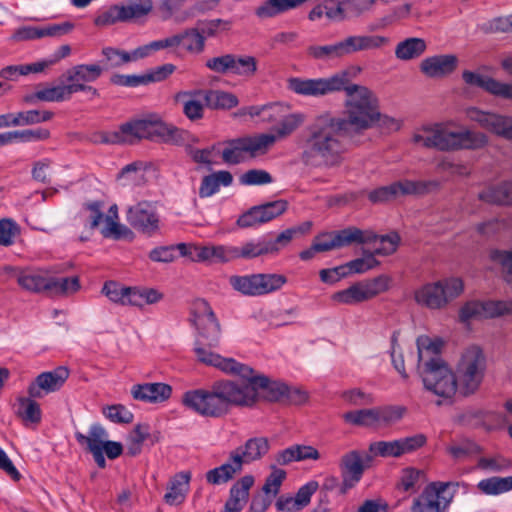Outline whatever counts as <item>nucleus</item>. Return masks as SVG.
Here are the masks:
<instances>
[{"label":"nucleus","mask_w":512,"mask_h":512,"mask_svg":"<svg viewBox=\"0 0 512 512\" xmlns=\"http://www.w3.org/2000/svg\"><path fill=\"white\" fill-rule=\"evenodd\" d=\"M342 90L346 95L344 117L321 113L302 133L300 159L307 167H340L348 151L345 139L355 142L374 127L380 117L378 98L371 89L349 81Z\"/></svg>","instance_id":"f257e3e1"},{"label":"nucleus","mask_w":512,"mask_h":512,"mask_svg":"<svg viewBox=\"0 0 512 512\" xmlns=\"http://www.w3.org/2000/svg\"><path fill=\"white\" fill-rule=\"evenodd\" d=\"M191 322L197 330L194 343L196 360L228 374L239 366L234 358H226L211 349L219 345L221 327L207 301L198 299L193 303Z\"/></svg>","instance_id":"f03ea898"},{"label":"nucleus","mask_w":512,"mask_h":512,"mask_svg":"<svg viewBox=\"0 0 512 512\" xmlns=\"http://www.w3.org/2000/svg\"><path fill=\"white\" fill-rule=\"evenodd\" d=\"M249 399L239 381L222 379L215 381L210 389L185 392L182 403L203 417L220 418L227 415L233 406L245 407Z\"/></svg>","instance_id":"7ed1b4c3"},{"label":"nucleus","mask_w":512,"mask_h":512,"mask_svg":"<svg viewBox=\"0 0 512 512\" xmlns=\"http://www.w3.org/2000/svg\"><path fill=\"white\" fill-rule=\"evenodd\" d=\"M412 142L428 149L458 151L483 148L488 138L481 132L469 129L454 131L447 124L435 123L417 128L412 135Z\"/></svg>","instance_id":"20e7f679"},{"label":"nucleus","mask_w":512,"mask_h":512,"mask_svg":"<svg viewBox=\"0 0 512 512\" xmlns=\"http://www.w3.org/2000/svg\"><path fill=\"white\" fill-rule=\"evenodd\" d=\"M230 375H236L241 378L240 387L245 390L250 397L245 407L253 406L262 395L269 401H278L288 393V386L282 382L271 381L262 374H257L250 366L240 363Z\"/></svg>","instance_id":"39448f33"},{"label":"nucleus","mask_w":512,"mask_h":512,"mask_svg":"<svg viewBox=\"0 0 512 512\" xmlns=\"http://www.w3.org/2000/svg\"><path fill=\"white\" fill-rule=\"evenodd\" d=\"M464 290L460 278L451 277L437 282L427 283L414 291L415 302L424 308L440 310L458 298Z\"/></svg>","instance_id":"423d86ee"},{"label":"nucleus","mask_w":512,"mask_h":512,"mask_svg":"<svg viewBox=\"0 0 512 512\" xmlns=\"http://www.w3.org/2000/svg\"><path fill=\"white\" fill-rule=\"evenodd\" d=\"M486 359L482 350L478 347L468 348L462 355L456 371V380L459 392L468 396L474 394L484 377Z\"/></svg>","instance_id":"0eeeda50"},{"label":"nucleus","mask_w":512,"mask_h":512,"mask_svg":"<svg viewBox=\"0 0 512 512\" xmlns=\"http://www.w3.org/2000/svg\"><path fill=\"white\" fill-rule=\"evenodd\" d=\"M421 377L425 388L439 397L450 399L459 391L455 374L440 358L425 362Z\"/></svg>","instance_id":"6e6552de"},{"label":"nucleus","mask_w":512,"mask_h":512,"mask_svg":"<svg viewBox=\"0 0 512 512\" xmlns=\"http://www.w3.org/2000/svg\"><path fill=\"white\" fill-rule=\"evenodd\" d=\"M275 142L276 137L269 133L227 141L223 144L222 160L230 165L239 164L246 159L247 154L255 156L259 153H264Z\"/></svg>","instance_id":"1a4fd4ad"},{"label":"nucleus","mask_w":512,"mask_h":512,"mask_svg":"<svg viewBox=\"0 0 512 512\" xmlns=\"http://www.w3.org/2000/svg\"><path fill=\"white\" fill-rule=\"evenodd\" d=\"M349 82V72L341 71L326 78H290L288 88L294 93L307 97H322L342 91Z\"/></svg>","instance_id":"9d476101"},{"label":"nucleus","mask_w":512,"mask_h":512,"mask_svg":"<svg viewBox=\"0 0 512 512\" xmlns=\"http://www.w3.org/2000/svg\"><path fill=\"white\" fill-rule=\"evenodd\" d=\"M287 278L282 274H250L234 275L229 278V284L234 290L243 295L260 296L279 290Z\"/></svg>","instance_id":"9b49d317"},{"label":"nucleus","mask_w":512,"mask_h":512,"mask_svg":"<svg viewBox=\"0 0 512 512\" xmlns=\"http://www.w3.org/2000/svg\"><path fill=\"white\" fill-rule=\"evenodd\" d=\"M103 73V67L99 64H79L68 69L62 79L65 82L71 96L78 92H85L92 98L99 97V91L89 83L95 82Z\"/></svg>","instance_id":"f8f14e48"},{"label":"nucleus","mask_w":512,"mask_h":512,"mask_svg":"<svg viewBox=\"0 0 512 512\" xmlns=\"http://www.w3.org/2000/svg\"><path fill=\"white\" fill-rule=\"evenodd\" d=\"M427 442L424 434H415L392 441H376L369 445V452L373 457L399 458L405 454L412 453L423 447Z\"/></svg>","instance_id":"ddd939ff"},{"label":"nucleus","mask_w":512,"mask_h":512,"mask_svg":"<svg viewBox=\"0 0 512 512\" xmlns=\"http://www.w3.org/2000/svg\"><path fill=\"white\" fill-rule=\"evenodd\" d=\"M371 461V455L363 456L358 450H351L341 456L339 461V469L342 476V483L339 488L340 494H345L361 480L365 469L369 467Z\"/></svg>","instance_id":"4468645a"},{"label":"nucleus","mask_w":512,"mask_h":512,"mask_svg":"<svg viewBox=\"0 0 512 512\" xmlns=\"http://www.w3.org/2000/svg\"><path fill=\"white\" fill-rule=\"evenodd\" d=\"M452 482H432L413 500L411 512H443L450 503L452 496L444 495L447 488L457 486Z\"/></svg>","instance_id":"2eb2a0df"},{"label":"nucleus","mask_w":512,"mask_h":512,"mask_svg":"<svg viewBox=\"0 0 512 512\" xmlns=\"http://www.w3.org/2000/svg\"><path fill=\"white\" fill-rule=\"evenodd\" d=\"M466 117L486 129L505 139L512 140V117L486 112L475 107L465 110Z\"/></svg>","instance_id":"dca6fc26"},{"label":"nucleus","mask_w":512,"mask_h":512,"mask_svg":"<svg viewBox=\"0 0 512 512\" xmlns=\"http://www.w3.org/2000/svg\"><path fill=\"white\" fill-rule=\"evenodd\" d=\"M287 208L288 202L283 199L254 206L238 218L237 225L248 228L269 222L285 213Z\"/></svg>","instance_id":"f3484780"},{"label":"nucleus","mask_w":512,"mask_h":512,"mask_svg":"<svg viewBox=\"0 0 512 512\" xmlns=\"http://www.w3.org/2000/svg\"><path fill=\"white\" fill-rule=\"evenodd\" d=\"M504 314H512V301H471L460 310V320L467 322L471 319L492 318Z\"/></svg>","instance_id":"a211bd4d"},{"label":"nucleus","mask_w":512,"mask_h":512,"mask_svg":"<svg viewBox=\"0 0 512 512\" xmlns=\"http://www.w3.org/2000/svg\"><path fill=\"white\" fill-rule=\"evenodd\" d=\"M127 221L134 229L147 235H152L159 229L156 208L148 201L130 207L127 211Z\"/></svg>","instance_id":"6ab92c4d"},{"label":"nucleus","mask_w":512,"mask_h":512,"mask_svg":"<svg viewBox=\"0 0 512 512\" xmlns=\"http://www.w3.org/2000/svg\"><path fill=\"white\" fill-rule=\"evenodd\" d=\"M69 377V370L59 366L53 371L39 374L28 387V394L32 398H42L45 394L59 390Z\"/></svg>","instance_id":"aec40b11"},{"label":"nucleus","mask_w":512,"mask_h":512,"mask_svg":"<svg viewBox=\"0 0 512 512\" xmlns=\"http://www.w3.org/2000/svg\"><path fill=\"white\" fill-rule=\"evenodd\" d=\"M74 25L70 22L49 24L45 26L25 25L14 30L11 39L14 42H23L42 39L45 37H58L69 33Z\"/></svg>","instance_id":"412c9836"},{"label":"nucleus","mask_w":512,"mask_h":512,"mask_svg":"<svg viewBox=\"0 0 512 512\" xmlns=\"http://www.w3.org/2000/svg\"><path fill=\"white\" fill-rule=\"evenodd\" d=\"M59 272L61 271L56 267H23V270L18 274V285L30 293L47 294L49 274H57Z\"/></svg>","instance_id":"4be33fe9"},{"label":"nucleus","mask_w":512,"mask_h":512,"mask_svg":"<svg viewBox=\"0 0 512 512\" xmlns=\"http://www.w3.org/2000/svg\"><path fill=\"white\" fill-rule=\"evenodd\" d=\"M343 58L362 51L376 50L389 43L387 37L371 34H352L339 41Z\"/></svg>","instance_id":"5701e85b"},{"label":"nucleus","mask_w":512,"mask_h":512,"mask_svg":"<svg viewBox=\"0 0 512 512\" xmlns=\"http://www.w3.org/2000/svg\"><path fill=\"white\" fill-rule=\"evenodd\" d=\"M189 139L190 134L187 131L162 121L157 115H152L151 141L181 146Z\"/></svg>","instance_id":"b1692460"},{"label":"nucleus","mask_w":512,"mask_h":512,"mask_svg":"<svg viewBox=\"0 0 512 512\" xmlns=\"http://www.w3.org/2000/svg\"><path fill=\"white\" fill-rule=\"evenodd\" d=\"M462 78L467 85L481 88L494 96L512 100V83H503L492 77L468 70L463 72Z\"/></svg>","instance_id":"393cba45"},{"label":"nucleus","mask_w":512,"mask_h":512,"mask_svg":"<svg viewBox=\"0 0 512 512\" xmlns=\"http://www.w3.org/2000/svg\"><path fill=\"white\" fill-rule=\"evenodd\" d=\"M458 65V58L452 54L435 55L420 63V71L429 78H442L451 74Z\"/></svg>","instance_id":"a878e982"},{"label":"nucleus","mask_w":512,"mask_h":512,"mask_svg":"<svg viewBox=\"0 0 512 512\" xmlns=\"http://www.w3.org/2000/svg\"><path fill=\"white\" fill-rule=\"evenodd\" d=\"M254 482L252 475H245L238 479L230 488L229 498L222 512H241L248 502L249 492Z\"/></svg>","instance_id":"bb28decb"},{"label":"nucleus","mask_w":512,"mask_h":512,"mask_svg":"<svg viewBox=\"0 0 512 512\" xmlns=\"http://www.w3.org/2000/svg\"><path fill=\"white\" fill-rule=\"evenodd\" d=\"M171 394V386L161 382L136 384L131 388V395L135 400L147 403L164 402Z\"/></svg>","instance_id":"cd10ccee"},{"label":"nucleus","mask_w":512,"mask_h":512,"mask_svg":"<svg viewBox=\"0 0 512 512\" xmlns=\"http://www.w3.org/2000/svg\"><path fill=\"white\" fill-rule=\"evenodd\" d=\"M243 465L239 454L232 450L225 463L206 473V481L211 485L227 483L242 471Z\"/></svg>","instance_id":"c85d7f7f"},{"label":"nucleus","mask_w":512,"mask_h":512,"mask_svg":"<svg viewBox=\"0 0 512 512\" xmlns=\"http://www.w3.org/2000/svg\"><path fill=\"white\" fill-rule=\"evenodd\" d=\"M319 451L310 445L295 444L277 452L274 459L278 465L286 466L292 462L319 460Z\"/></svg>","instance_id":"c756f323"},{"label":"nucleus","mask_w":512,"mask_h":512,"mask_svg":"<svg viewBox=\"0 0 512 512\" xmlns=\"http://www.w3.org/2000/svg\"><path fill=\"white\" fill-rule=\"evenodd\" d=\"M270 449V442L268 438L259 436L249 438L243 445L234 449L235 453L239 454L241 461L244 464L262 459Z\"/></svg>","instance_id":"7c9ffc66"},{"label":"nucleus","mask_w":512,"mask_h":512,"mask_svg":"<svg viewBox=\"0 0 512 512\" xmlns=\"http://www.w3.org/2000/svg\"><path fill=\"white\" fill-rule=\"evenodd\" d=\"M202 89L180 91L175 100L182 104L184 115L191 121H197L204 116V104L201 102Z\"/></svg>","instance_id":"2f4dec72"},{"label":"nucleus","mask_w":512,"mask_h":512,"mask_svg":"<svg viewBox=\"0 0 512 512\" xmlns=\"http://www.w3.org/2000/svg\"><path fill=\"white\" fill-rule=\"evenodd\" d=\"M337 249L352 244H367L375 241L378 235L371 230H361L350 226L340 231L333 232Z\"/></svg>","instance_id":"473e14b6"},{"label":"nucleus","mask_w":512,"mask_h":512,"mask_svg":"<svg viewBox=\"0 0 512 512\" xmlns=\"http://www.w3.org/2000/svg\"><path fill=\"white\" fill-rule=\"evenodd\" d=\"M152 116L135 119L121 125L125 144H134L142 139H151Z\"/></svg>","instance_id":"72a5a7b5"},{"label":"nucleus","mask_w":512,"mask_h":512,"mask_svg":"<svg viewBox=\"0 0 512 512\" xmlns=\"http://www.w3.org/2000/svg\"><path fill=\"white\" fill-rule=\"evenodd\" d=\"M190 480V472L177 473L169 482L168 491L164 495L165 502L169 505L181 504L189 491Z\"/></svg>","instance_id":"f704fd0d"},{"label":"nucleus","mask_w":512,"mask_h":512,"mask_svg":"<svg viewBox=\"0 0 512 512\" xmlns=\"http://www.w3.org/2000/svg\"><path fill=\"white\" fill-rule=\"evenodd\" d=\"M81 288L78 276L55 277V274H49L47 295L55 297H67L75 294Z\"/></svg>","instance_id":"c9c22d12"},{"label":"nucleus","mask_w":512,"mask_h":512,"mask_svg":"<svg viewBox=\"0 0 512 512\" xmlns=\"http://www.w3.org/2000/svg\"><path fill=\"white\" fill-rule=\"evenodd\" d=\"M233 182V176L229 171L221 170L210 175L204 176L199 188V196L207 198L220 189V186H229Z\"/></svg>","instance_id":"e433bc0d"},{"label":"nucleus","mask_w":512,"mask_h":512,"mask_svg":"<svg viewBox=\"0 0 512 512\" xmlns=\"http://www.w3.org/2000/svg\"><path fill=\"white\" fill-rule=\"evenodd\" d=\"M427 49V43L422 38H407L396 45L395 56L402 61H409L422 56Z\"/></svg>","instance_id":"4c0bfd02"},{"label":"nucleus","mask_w":512,"mask_h":512,"mask_svg":"<svg viewBox=\"0 0 512 512\" xmlns=\"http://www.w3.org/2000/svg\"><path fill=\"white\" fill-rule=\"evenodd\" d=\"M479 199L489 204L511 205V181L487 187L486 189L479 193Z\"/></svg>","instance_id":"58836bf2"},{"label":"nucleus","mask_w":512,"mask_h":512,"mask_svg":"<svg viewBox=\"0 0 512 512\" xmlns=\"http://www.w3.org/2000/svg\"><path fill=\"white\" fill-rule=\"evenodd\" d=\"M202 99L211 109H231L239 103L234 94L212 89L202 90Z\"/></svg>","instance_id":"ea45409f"},{"label":"nucleus","mask_w":512,"mask_h":512,"mask_svg":"<svg viewBox=\"0 0 512 512\" xmlns=\"http://www.w3.org/2000/svg\"><path fill=\"white\" fill-rule=\"evenodd\" d=\"M437 186L438 183L435 181L402 180L392 183L395 199L400 196L424 194Z\"/></svg>","instance_id":"a19ab883"},{"label":"nucleus","mask_w":512,"mask_h":512,"mask_svg":"<svg viewBox=\"0 0 512 512\" xmlns=\"http://www.w3.org/2000/svg\"><path fill=\"white\" fill-rule=\"evenodd\" d=\"M108 437L107 431L100 424H93L89 429V434L86 436L81 432L75 433V438L81 445H86L89 452H94L101 449L102 445L106 442Z\"/></svg>","instance_id":"79ce46f5"},{"label":"nucleus","mask_w":512,"mask_h":512,"mask_svg":"<svg viewBox=\"0 0 512 512\" xmlns=\"http://www.w3.org/2000/svg\"><path fill=\"white\" fill-rule=\"evenodd\" d=\"M201 262H229L237 259L236 247L229 246H201Z\"/></svg>","instance_id":"37998d69"},{"label":"nucleus","mask_w":512,"mask_h":512,"mask_svg":"<svg viewBox=\"0 0 512 512\" xmlns=\"http://www.w3.org/2000/svg\"><path fill=\"white\" fill-rule=\"evenodd\" d=\"M32 397H19L17 399L16 415L25 423H39L41 421V409Z\"/></svg>","instance_id":"c03bdc74"},{"label":"nucleus","mask_w":512,"mask_h":512,"mask_svg":"<svg viewBox=\"0 0 512 512\" xmlns=\"http://www.w3.org/2000/svg\"><path fill=\"white\" fill-rule=\"evenodd\" d=\"M446 452L452 457L453 460L462 461L473 455L480 454L482 452V448L472 440L461 439L458 441H453L450 445H448L446 447Z\"/></svg>","instance_id":"a18cd8bd"},{"label":"nucleus","mask_w":512,"mask_h":512,"mask_svg":"<svg viewBox=\"0 0 512 512\" xmlns=\"http://www.w3.org/2000/svg\"><path fill=\"white\" fill-rule=\"evenodd\" d=\"M331 298L334 302L344 305H356L369 300L361 282H357L347 289L335 292Z\"/></svg>","instance_id":"49530a36"},{"label":"nucleus","mask_w":512,"mask_h":512,"mask_svg":"<svg viewBox=\"0 0 512 512\" xmlns=\"http://www.w3.org/2000/svg\"><path fill=\"white\" fill-rule=\"evenodd\" d=\"M306 53L309 58L324 62L343 58L339 41L328 45H310Z\"/></svg>","instance_id":"de8ad7c7"},{"label":"nucleus","mask_w":512,"mask_h":512,"mask_svg":"<svg viewBox=\"0 0 512 512\" xmlns=\"http://www.w3.org/2000/svg\"><path fill=\"white\" fill-rule=\"evenodd\" d=\"M180 46L188 53L199 54L204 50L205 40L197 25L179 33Z\"/></svg>","instance_id":"09e8293b"},{"label":"nucleus","mask_w":512,"mask_h":512,"mask_svg":"<svg viewBox=\"0 0 512 512\" xmlns=\"http://www.w3.org/2000/svg\"><path fill=\"white\" fill-rule=\"evenodd\" d=\"M481 492L487 495H498L512 490V476L490 477L478 483Z\"/></svg>","instance_id":"8fccbe9b"},{"label":"nucleus","mask_w":512,"mask_h":512,"mask_svg":"<svg viewBox=\"0 0 512 512\" xmlns=\"http://www.w3.org/2000/svg\"><path fill=\"white\" fill-rule=\"evenodd\" d=\"M153 8L151 0H129L120 5L123 22L147 15Z\"/></svg>","instance_id":"3c124183"},{"label":"nucleus","mask_w":512,"mask_h":512,"mask_svg":"<svg viewBox=\"0 0 512 512\" xmlns=\"http://www.w3.org/2000/svg\"><path fill=\"white\" fill-rule=\"evenodd\" d=\"M375 407L348 411L342 415V419L350 425L372 427L376 426Z\"/></svg>","instance_id":"603ef678"},{"label":"nucleus","mask_w":512,"mask_h":512,"mask_svg":"<svg viewBox=\"0 0 512 512\" xmlns=\"http://www.w3.org/2000/svg\"><path fill=\"white\" fill-rule=\"evenodd\" d=\"M134 288L125 287L117 282H106L102 292L114 303L130 305V298Z\"/></svg>","instance_id":"864d4df0"},{"label":"nucleus","mask_w":512,"mask_h":512,"mask_svg":"<svg viewBox=\"0 0 512 512\" xmlns=\"http://www.w3.org/2000/svg\"><path fill=\"white\" fill-rule=\"evenodd\" d=\"M36 96L39 101L45 102H62L72 97L63 81L62 84L57 86L38 88L36 90Z\"/></svg>","instance_id":"5fc2aeb1"},{"label":"nucleus","mask_w":512,"mask_h":512,"mask_svg":"<svg viewBox=\"0 0 512 512\" xmlns=\"http://www.w3.org/2000/svg\"><path fill=\"white\" fill-rule=\"evenodd\" d=\"M305 121V116L301 113H293L285 116L280 123L274 127L273 134L277 139L285 138L298 129Z\"/></svg>","instance_id":"6e6d98bb"},{"label":"nucleus","mask_w":512,"mask_h":512,"mask_svg":"<svg viewBox=\"0 0 512 512\" xmlns=\"http://www.w3.org/2000/svg\"><path fill=\"white\" fill-rule=\"evenodd\" d=\"M196 25L205 39L206 37H215L229 31L232 26V21L226 19H210L198 21Z\"/></svg>","instance_id":"4d7b16f0"},{"label":"nucleus","mask_w":512,"mask_h":512,"mask_svg":"<svg viewBox=\"0 0 512 512\" xmlns=\"http://www.w3.org/2000/svg\"><path fill=\"white\" fill-rule=\"evenodd\" d=\"M405 408L401 406L375 407L376 426L391 425L398 422L404 415Z\"/></svg>","instance_id":"13d9d810"},{"label":"nucleus","mask_w":512,"mask_h":512,"mask_svg":"<svg viewBox=\"0 0 512 512\" xmlns=\"http://www.w3.org/2000/svg\"><path fill=\"white\" fill-rule=\"evenodd\" d=\"M51 111L28 110L15 113L16 126L35 125L47 122L53 118Z\"/></svg>","instance_id":"bf43d9fd"},{"label":"nucleus","mask_w":512,"mask_h":512,"mask_svg":"<svg viewBox=\"0 0 512 512\" xmlns=\"http://www.w3.org/2000/svg\"><path fill=\"white\" fill-rule=\"evenodd\" d=\"M232 62H234L231 70L233 74L252 77L257 71V60L253 56H237L234 54Z\"/></svg>","instance_id":"052dcab7"},{"label":"nucleus","mask_w":512,"mask_h":512,"mask_svg":"<svg viewBox=\"0 0 512 512\" xmlns=\"http://www.w3.org/2000/svg\"><path fill=\"white\" fill-rule=\"evenodd\" d=\"M391 282V277L385 274L379 275L370 280L361 281L369 300L386 292L390 288Z\"/></svg>","instance_id":"680f3d73"},{"label":"nucleus","mask_w":512,"mask_h":512,"mask_svg":"<svg viewBox=\"0 0 512 512\" xmlns=\"http://www.w3.org/2000/svg\"><path fill=\"white\" fill-rule=\"evenodd\" d=\"M237 258L252 259L262 255L271 254L269 243L266 240L247 242L241 248H237Z\"/></svg>","instance_id":"e2e57ef3"},{"label":"nucleus","mask_w":512,"mask_h":512,"mask_svg":"<svg viewBox=\"0 0 512 512\" xmlns=\"http://www.w3.org/2000/svg\"><path fill=\"white\" fill-rule=\"evenodd\" d=\"M511 467V461L502 455L493 457H481L478 459L477 468L489 472H501Z\"/></svg>","instance_id":"0e129e2a"},{"label":"nucleus","mask_w":512,"mask_h":512,"mask_svg":"<svg viewBox=\"0 0 512 512\" xmlns=\"http://www.w3.org/2000/svg\"><path fill=\"white\" fill-rule=\"evenodd\" d=\"M102 55L105 57L106 66L104 69L116 68L131 62L130 53L112 47L102 49Z\"/></svg>","instance_id":"69168bd1"},{"label":"nucleus","mask_w":512,"mask_h":512,"mask_svg":"<svg viewBox=\"0 0 512 512\" xmlns=\"http://www.w3.org/2000/svg\"><path fill=\"white\" fill-rule=\"evenodd\" d=\"M272 472L268 475L262 488V492L274 497L278 494L281 484L286 478V472L276 466H271Z\"/></svg>","instance_id":"338daca9"},{"label":"nucleus","mask_w":512,"mask_h":512,"mask_svg":"<svg viewBox=\"0 0 512 512\" xmlns=\"http://www.w3.org/2000/svg\"><path fill=\"white\" fill-rule=\"evenodd\" d=\"M163 295L155 289H137L134 288L131 298L130 305L132 306H143L145 304H154L162 299Z\"/></svg>","instance_id":"774afa93"}]
</instances>
